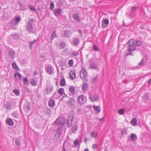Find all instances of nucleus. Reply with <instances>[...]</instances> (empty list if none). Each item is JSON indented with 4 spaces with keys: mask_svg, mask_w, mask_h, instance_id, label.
Listing matches in <instances>:
<instances>
[{
    "mask_svg": "<svg viewBox=\"0 0 151 151\" xmlns=\"http://www.w3.org/2000/svg\"><path fill=\"white\" fill-rule=\"evenodd\" d=\"M118 112L120 114H123L125 113V111L124 109H121L118 110Z\"/></svg>",
    "mask_w": 151,
    "mask_h": 151,
    "instance_id": "45",
    "label": "nucleus"
},
{
    "mask_svg": "<svg viewBox=\"0 0 151 151\" xmlns=\"http://www.w3.org/2000/svg\"><path fill=\"white\" fill-rule=\"evenodd\" d=\"M58 93L61 96H62L63 94L64 93V90L63 88H60L58 91Z\"/></svg>",
    "mask_w": 151,
    "mask_h": 151,
    "instance_id": "39",
    "label": "nucleus"
},
{
    "mask_svg": "<svg viewBox=\"0 0 151 151\" xmlns=\"http://www.w3.org/2000/svg\"><path fill=\"white\" fill-rule=\"evenodd\" d=\"M93 50L95 51H99V49L98 48L97 46L95 45H93Z\"/></svg>",
    "mask_w": 151,
    "mask_h": 151,
    "instance_id": "55",
    "label": "nucleus"
},
{
    "mask_svg": "<svg viewBox=\"0 0 151 151\" xmlns=\"http://www.w3.org/2000/svg\"><path fill=\"white\" fill-rule=\"evenodd\" d=\"M78 128V126L77 124H74L70 130L71 133H75L76 132Z\"/></svg>",
    "mask_w": 151,
    "mask_h": 151,
    "instance_id": "12",
    "label": "nucleus"
},
{
    "mask_svg": "<svg viewBox=\"0 0 151 151\" xmlns=\"http://www.w3.org/2000/svg\"><path fill=\"white\" fill-rule=\"evenodd\" d=\"M21 20V19L19 17H17L14 20V21H15L16 23H18Z\"/></svg>",
    "mask_w": 151,
    "mask_h": 151,
    "instance_id": "47",
    "label": "nucleus"
},
{
    "mask_svg": "<svg viewBox=\"0 0 151 151\" xmlns=\"http://www.w3.org/2000/svg\"><path fill=\"white\" fill-rule=\"evenodd\" d=\"M80 42V40L78 38L75 37L73 38L71 43L72 45L76 46H77Z\"/></svg>",
    "mask_w": 151,
    "mask_h": 151,
    "instance_id": "8",
    "label": "nucleus"
},
{
    "mask_svg": "<svg viewBox=\"0 0 151 151\" xmlns=\"http://www.w3.org/2000/svg\"><path fill=\"white\" fill-rule=\"evenodd\" d=\"M38 74V73H37V72H35L34 73V75L35 76H36L37 75V74Z\"/></svg>",
    "mask_w": 151,
    "mask_h": 151,
    "instance_id": "64",
    "label": "nucleus"
},
{
    "mask_svg": "<svg viewBox=\"0 0 151 151\" xmlns=\"http://www.w3.org/2000/svg\"><path fill=\"white\" fill-rule=\"evenodd\" d=\"M15 53V51L12 49L10 50L8 53L9 55L12 59H14V55Z\"/></svg>",
    "mask_w": 151,
    "mask_h": 151,
    "instance_id": "22",
    "label": "nucleus"
},
{
    "mask_svg": "<svg viewBox=\"0 0 151 151\" xmlns=\"http://www.w3.org/2000/svg\"><path fill=\"white\" fill-rule=\"evenodd\" d=\"M120 133L122 135H126L127 134V130L124 129H122V130L120 132Z\"/></svg>",
    "mask_w": 151,
    "mask_h": 151,
    "instance_id": "40",
    "label": "nucleus"
},
{
    "mask_svg": "<svg viewBox=\"0 0 151 151\" xmlns=\"http://www.w3.org/2000/svg\"><path fill=\"white\" fill-rule=\"evenodd\" d=\"M55 124L56 125H61L62 124V122L61 119L58 118H57L55 121Z\"/></svg>",
    "mask_w": 151,
    "mask_h": 151,
    "instance_id": "38",
    "label": "nucleus"
},
{
    "mask_svg": "<svg viewBox=\"0 0 151 151\" xmlns=\"http://www.w3.org/2000/svg\"><path fill=\"white\" fill-rule=\"evenodd\" d=\"M46 69V72L50 75L53 74L54 73V69L51 65H48Z\"/></svg>",
    "mask_w": 151,
    "mask_h": 151,
    "instance_id": "6",
    "label": "nucleus"
},
{
    "mask_svg": "<svg viewBox=\"0 0 151 151\" xmlns=\"http://www.w3.org/2000/svg\"><path fill=\"white\" fill-rule=\"evenodd\" d=\"M78 32H79L80 34V35L81 36H82V32L80 29H78Z\"/></svg>",
    "mask_w": 151,
    "mask_h": 151,
    "instance_id": "61",
    "label": "nucleus"
},
{
    "mask_svg": "<svg viewBox=\"0 0 151 151\" xmlns=\"http://www.w3.org/2000/svg\"><path fill=\"white\" fill-rule=\"evenodd\" d=\"M136 50V47H131L128 49L127 50V51L128 52H130L133 51L134 50Z\"/></svg>",
    "mask_w": 151,
    "mask_h": 151,
    "instance_id": "50",
    "label": "nucleus"
},
{
    "mask_svg": "<svg viewBox=\"0 0 151 151\" xmlns=\"http://www.w3.org/2000/svg\"><path fill=\"white\" fill-rule=\"evenodd\" d=\"M35 42H36V40H34L33 41L31 42H30V45H29V47H30V49H32V48L33 47L34 43Z\"/></svg>",
    "mask_w": 151,
    "mask_h": 151,
    "instance_id": "48",
    "label": "nucleus"
},
{
    "mask_svg": "<svg viewBox=\"0 0 151 151\" xmlns=\"http://www.w3.org/2000/svg\"><path fill=\"white\" fill-rule=\"evenodd\" d=\"M23 83L25 85L29 84V82L27 78L24 77L23 78Z\"/></svg>",
    "mask_w": 151,
    "mask_h": 151,
    "instance_id": "43",
    "label": "nucleus"
},
{
    "mask_svg": "<svg viewBox=\"0 0 151 151\" xmlns=\"http://www.w3.org/2000/svg\"><path fill=\"white\" fill-rule=\"evenodd\" d=\"M57 37V36L56 34V31H54L51 35L50 40L51 41H52L55 38Z\"/></svg>",
    "mask_w": 151,
    "mask_h": 151,
    "instance_id": "24",
    "label": "nucleus"
},
{
    "mask_svg": "<svg viewBox=\"0 0 151 151\" xmlns=\"http://www.w3.org/2000/svg\"><path fill=\"white\" fill-rule=\"evenodd\" d=\"M29 8L32 11H34L36 10V9L35 7H34L33 6L31 5L29 6Z\"/></svg>",
    "mask_w": 151,
    "mask_h": 151,
    "instance_id": "57",
    "label": "nucleus"
},
{
    "mask_svg": "<svg viewBox=\"0 0 151 151\" xmlns=\"http://www.w3.org/2000/svg\"><path fill=\"white\" fill-rule=\"evenodd\" d=\"M70 92L72 94H75V87L73 86H70L69 88Z\"/></svg>",
    "mask_w": 151,
    "mask_h": 151,
    "instance_id": "33",
    "label": "nucleus"
},
{
    "mask_svg": "<svg viewBox=\"0 0 151 151\" xmlns=\"http://www.w3.org/2000/svg\"><path fill=\"white\" fill-rule=\"evenodd\" d=\"M34 22V19H31L29 20L26 26L27 29L29 32H33L34 31V28L33 26V23Z\"/></svg>",
    "mask_w": 151,
    "mask_h": 151,
    "instance_id": "1",
    "label": "nucleus"
},
{
    "mask_svg": "<svg viewBox=\"0 0 151 151\" xmlns=\"http://www.w3.org/2000/svg\"><path fill=\"white\" fill-rule=\"evenodd\" d=\"M72 55L73 56H76V54L75 53H73L72 54Z\"/></svg>",
    "mask_w": 151,
    "mask_h": 151,
    "instance_id": "63",
    "label": "nucleus"
},
{
    "mask_svg": "<svg viewBox=\"0 0 151 151\" xmlns=\"http://www.w3.org/2000/svg\"><path fill=\"white\" fill-rule=\"evenodd\" d=\"M54 5L53 2H51L50 4V9L52 10L54 8Z\"/></svg>",
    "mask_w": 151,
    "mask_h": 151,
    "instance_id": "49",
    "label": "nucleus"
},
{
    "mask_svg": "<svg viewBox=\"0 0 151 151\" xmlns=\"http://www.w3.org/2000/svg\"><path fill=\"white\" fill-rule=\"evenodd\" d=\"M62 151H67V150L66 149L65 146H64V144H63V145Z\"/></svg>",
    "mask_w": 151,
    "mask_h": 151,
    "instance_id": "60",
    "label": "nucleus"
},
{
    "mask_svg": "<svg viewBox=\"0 0 151 151\" xmlns=\"http://www.w3.org/2000/svg\"><path fill=\"white\" fill-rule=\"evenodd\" d=\"M12 65L13 68L14 70H19V67L15 62H13L12 64Z\"/></svg>",
    "mask_w": 151,
    "mask_h": 151,
    "instance_id": "25",
    "label": "nucleus"
},
{
    "mask_svg": "<svg viewBox=\"0 0 151 151\" xmlns=\"http://www.w3.org/2000/svg\"><path fill=\"white\" fill-rule=\"evenodd\" d=\"M68 64L71 66L73 65V62L72 59L70 60L69 61Z\"/></svg>",
    "mask_w": 151,
    "mask_h": 151,
    "instance_id": "52",
    "label": "nucleus"
},
{
    "mask_svg": "<svg viewBox=\"0 0 151 151\" xmlns=\"http://www.w3.org/2000/svg\"><path fill=\"white\" fill-rule=\"evenodd\" d=\"M73 17L75 21L78 22H80L81 20L80 17L78 14L76 13L73 14Z\"/></svg>",
    "mask_w": 151,
    "mask_h": 151,
    "instance_id": "14",
    "label": "nucleus"
},
{
    "mask_svg": "<svg viewBox=\"0 0 151 151\" xmlns=\"http://www.w3.org/2000/svg\"><path fill=\"white\" fill-rule=\"evenodd\" d=\"M31 106V104L27 102L24 105L23 108L26 111H29L30 110Z\"/></svg>",
    "mask_w": 151,
    "mask_h": 151,
    "instance_id": "10",
    "label": "nucleus"
},
{
    "mask_svg": "<svg viewBox=\"0 0 151 151\" xmlns=\"http://www.w3.org/2000/svg\"><path fill=\"white\" fill-rule=\"evenodd\" d=\"M77 99L79 103L81 105L85 104L86 101V96L83 95H81L78 96Z\"/></svg>",
    "mask_w": 151,
    "mask_h": 151,
    "instance_id": "3",
    "label": "nucleus"
},
{
    "mask_svg": "<svg viewBox=\"0 0 151 151\" xmlns=\"http://www.w3.org/2000/svg\"><path fill=\"white\" fill-rule=\"evenodd\" d=\"M53 90V88L52 86H47L46 88V90L47 92V94H49Z\"/></svg>",
    "mask_w": 151,
    "mask_h": 151,
    "instance_id": "26",
    "label": "nucleus"
},
{
    "mask_svg": "<svg viewBox=\"0 0 151 151\" xmlns=\"http://www.w3.org/2000/svg\"><path fill=\"white\" fill-rule=\"evenodd\" d=\"M90 100L92 102H94L98 101L99 99V96L95 94H91L89 97Z\"/></svg>",
    "mask_w": 151,
    "mask_h": 151,
    "instance_id": "2",
    "label": "nucleus"
},
{
    "mask_svg": "<svg viewBox=\"0 0 151 151\" xmlns=\"http://www.w3.org/2000/svg\"><path fill=\"white\" fill-rule=\"evenodd\" d=\"M130 138L131 141H133L137 139V137L135 134H132L130 136Z\"/></svg>",
    "mask_w": 151,
    "mask_h": 151,
    "instance_id": "27",
    "label": "nucleus"
},
{
    "mask_svg": "<svg viewBox=\"0 0 151 151\" xmlns=\"http://www.w3.org/2000/svg\"><path fill=\"white\" fill-rule=\"evenodd\" d=\"M109 23V21L108 19H105L104 20H103L102 21V26L104 24L107 26Z\"/></svg>",
    "mask_w": 151,
    "mask_h": 151,
    "instance_id": "35",
    "label": "nucleus"
},
{
    "mask_svg": "<svg viewBox=\"0 0 151 151\" xmlns=\"http://www.w3.org/2000/svg\"><path fill=\"white\" fill-rule=\"evenodd\" d=\"M12 36H13L14 38L15 39H18L19 38V36L17 34H14L12 35Z\"/></svg>",
    "mask_w": 151,
    "mask_h": 151,
    "instance_id": "56",
    "label": "nucleus"
},
{
    "mask_svg": "<svg viewBox=\"0 0 151 151\" xmlns=\"http://www.w3.org/2000/svg\"><path fill=\"white\" fill-rule=\"evenodd\" d=\"M135 40L134 39H131L128 41V43L129 47H130L132 45H135Z\"/></svg>",
    "mask_w": 151,
    "mask_h": 151,
    "instance_id": "17",
    "label": "nucleus"
},
{
    "mask_svg": "<svg viewBox=\"0 0 151 151\" xmlns=\"http://www.w3.org/2000/svg\"><path fill=\"white\" fill-rule=\"evenodd\" d=\"M92 147L94 149H97L98 148V145L96 144H93V145Z\"/></svg>",
    "mask_w": 151,
    "mask_h": 151,
    "instance_id": "58",
    "label": "nucleus"
},
{
    "mask_svg": "<svg viewBox=\"0 0 151 151\" xmlns=\"http://www.w3.org/2000/svg\"><path fill=\"white\" fill-rule=\"evenodd\" d=\"M48 105L51 107L55 105V101L53 99H50L49 101Z\"/></svg>",
    "mask_w": 151,
    "mask_h": 151,
    "instance_id": "20",
    "label": "nucleus"
},
{
    "mask_svg": "<svg viewBox=\"0 0 151 151\" xmlns=\"http://www.w3.org/2000/svg\"><path fill=\"white\" fill-rule=\"evenodd\" d=\"M80 78H83L85 79L87 76L86 71L83 68H81L80 72Z\"/></svg>",
    "mask_w": 151,
    "mask_h": 151,
    "instance_id": "5",
    "label": "nucleus"
},
{
    "mask_svg": "<svg viewBox=\"0 0 151 151\" xmlns=\"http://www.w3.org/2000/svg\"><path fill=\"white\" fill-rule=\"evenodd\" d=\"M90 66L91 68L95 69H96L97 68L96 64L93 62L91 63L90 64Z\"/></svg>",
    "mask_w": 151,
    "mask_h": 151,
    "instance_id": "30",
    "label": "nucleus"
},
{
    "mask_svg": "<svg viewBox=\"0 0 151 151\" xmlns=\"http://www.w3.org/2000/svg\"><path fill=\"white\" fill-rule=\"evenodd\" d=\"M135 45L137 46H140L142 45L141 41L139 40L136 41L135 40Z\"/></svg>",
    "mask_w": 151,
    "mask_h": 151,
    "instance_id": "42",
    "label": "nucleus"
},
{
    "mask_svg": "<svg viewBox=\"0 0 151 151\" xmlns=\"http://www.w3.org/2000/svg\"><path fill=\"white\" fill-rule=\"evenodd\" d=\"M132 11H135L137 10V8L136 7H133L132 8Z\"/></svg>",
    "mask_w": 151,
    "mask_h": 151,
    "instance_id": "59",
    "label": "nucleus"
},
{
    "mask_svg": "<svg viewBox=\"0 0 151 151\" xmlns=\"http://www.w3.org/2000/svg\"><path fill=\"white\" fill-rule=\"evenodd\" d=\"M12 92L17 96H19V91L18 90L14 89L13 90Z\"/></svg>",
    "mask_w": 151,
    "mask_h": 151,
    "instance_id": "41",
    "label": "nucleus"
},
{
    "mask_svg": "<svg viewBox=\"0 0 151 151\" xmlns=\"http://www.w3.org/2000/svg\"><path fill=\"white\" fill-rule=\"evenodd\" d=\"M98 76H97L93 78L91 80V83H94L98 81Z\"/></svg>",
    "mask_w": 151,
    "mask_h": 151,
    "instance_id": "29",
    "label": "nucleus"
},
{
    "mask_svg": "<svg viewBox=\"0 0 151 151\" xmlns=\"http://www.w3.org/2000/svg\"><path fill=\"white\" fill-rule=\"evenodd\" d=\"M15 143L16 145L17 146H19L20 145V141L19 139H16Z\"/></svg>",
    "mask_w": 151,
    "mask_h": 151,
    "instance_id": "51",
    "label": "nucleus"
},
{
    "mask_svg": "<svg viewBox=\"0 0 151 151\" xmlns=\"http://www.w3.org/2000/svg\"><path fill=\"white\" fill-rule=\"evenodd\" d=\"M30 82L31 84L33 86H36L37 84L36 81L33 78H31L30 79Z\"/></svg>",
    "mask_w": 151,
    "mask_h": 151,
    "instance_id": "34",
    "label": "nucleus"
},
{
    "mask_svg": "<svg viewBox=\"0 0 151 151\" xmlns=\"http://www.w3.org/2000/svg\"><path fill=\"white\" fill-rule=\"evenodd\" d=\"M60 46L61 48L63 49L65 46V44L64 42H61L60 45Z\"/></svg>",
    "mask_w": 151,
    "mask_h": 151,
    "instance_id": "44",
    "label": "nucleus"
},
{
    "mask_svg": "<svg viewBox=\"0 0 151 151\" xmlns=\"http://www.w3.org/2000/svg\"><path fill=\"white\" fill-rule=\"evenodd\" d=\"M137 122V121L136 118H134L131 121V124L132 125L134 126L136 124Z\"/></svg>",
    "mask_w": 151,
    "mask_h": 151,
    "instance_id": "31",
    "label": "nucleus"
},
{
    "mask_svg": "<svg viewBox=\"0 0 151 151\" xmlns=\"http://www.w3.org/2000/svg\"><path fill=\"white\" fill-rule=\"evenodd\" d=\"M147 61L146 59L143 58L139 63L137 66L138 67H140L143 65Z\"/></svg>",
    "mask_w": 151,
    "mask_h": 151,
    "instance_id": "28",
    "label": "nucleus"
},
{
    "mask_svg": "<svg viewBox=\"0 0 151 151\" xmlns=\"http://www.w3.org/2000/svg\"><path fill=\"white\" fill-rule=\"evenodd\" d=\"M73 119V117L69 116L68 120V127H70L72 126V123Z\"/></svg>",
    "mask_w": 151,
    "mask_h": 151,
    "instance_id": "11",
    "label": "nucleus"
},
{
    "mask_svg": "<svg viewBox=\"0 0 151 151\" xmlns=\"http://www.w3.org/2000/svg\"><path fill=\"white\" fill-rule=\"evenodd\" d=\"M6 123L8 125L12 126L14 125V122L10 118H8L5 121Z\"/></svg>",
    "mask_w": 151,
    "mask_h": 151,
    "instance_id": "9",
    "label": "nucleus"
},
{
    "mask_svg": "<svg viewBox=\"0 0 151 151\" xmlns=\"http://www.w3.org/2000/svg\"><path fill=\"white\" fill-rule=\"evenodd\" d=\"M10 27L11 29H16V24L14 22V21L12 19L10 22Z\"/></svg>",
    "mask_w": 151,
    "mask_h": 151,
    "instance_id": "23",
    "label": "nucleus"
},
{
    "mask_svg": "<svg viewBox=\"0 0 151 151\" xmlns=\"http://www.w3.org/2000/svg\"><path fill=\"white\" fill-rule=\"evenodd\" d=\"M151 83V78L150 79L149 81H148V84H150V83Z\"/></svg>",
    "mask_w": 151,
    "mask_h": 151,
    "instance_id": "62",
    "label": "nucleus"
},
{
    "mask_svg": "<svg viewBox=\"0 0 151 151\" xmlns=\"http://www.w3.org/2000/svg\"><path fill=\"white\" fill-rule=\"evenodd\" d=\"M66 104L69 107H72L76 104L75 99L73 98H71L66 101Z\"/></svg>",
    "mask_w": 151,
    "mask_h": 151,
    "instance_id": "4",
    "label": "nucleus"
},
{
    "mask_svg": "<svg viewBox=\"0 0 151 151\" xmlns=\"http://www.w3.org/2000/svg\"><path fill=\"white\" fill-rule=\"evenodd\" d=\"M62 132V128L60 127H59L55 134V136L57 137L58 139H59L60 137V135Z\"/></svg>",
    "mask_w": 151,
    "mask_h": 151,
    "instance_id": "15",
    "label": "nucleus"
},
{
    "mask_svg": "<svg viewBox=\"0 0 151 151\" xmlns=\"http://www.w3.org/2000/svg\"><path fill=\"white\" fill-rule=\"evenodd\" d=\"M88 87V84L86 83H83L82 86V90L83 91H85L87 90Z\"/></svg>",
    "mask_w": 151,
    "mask_h": 151,
    "instance_id": "18",
    "label": "nucleus"
},
{
    "mask_svg": "<svg viewBox=\"0 0 151 151\" xmlns=\"http://www.w3.org/2000/svg\"><path fill=\"white\" fill-rule=\"evenodd\" d=\"M90 134L92 137H97L98 133L96 131H93Z\"/></svg>",
    "mask_w": 151,
    "mask_h": 151,
    "instance_id": "32",
    "label": "nucleus"
},
{
    "mask_svg": "<svg viewBox=\"0 0 151 151\" xmlns=\"http://www.w3.org/2000/svg\"><path fill=\"white\" fill-rule=\"evenodd\" d=\"M71 35V33L69 30L65 31L64 32V36L66 37H69Z\"/></svg>",
    "mask_w": 151,
    "mask_h": 151,
    "instance_id": "19",
    "label": "nucleus"
},
{
    "mask_svg": "<svg viewBox=\"0 0 151 151\" xmlns=\"http://www.w3.org/2000/svg\"><path fill=\"white\" fill-rule=\"evenodd\" d=\"M62 9H61L58 8L55 9L53 12V14L56 17H58L62 13Z\"/></svg>",
    "mask_w": 151,
    "mask_h": 151,
    "instance_id": "7",
    "label": "nucleus"
},
{
    "mask_svg": "<svg viewBox=\"0 0 151 151\" xmlns=\"http://www.w3.org/2000/svg\"><path fill=\"white\" fill-rule=\"evenodd\" d=\"M12 116L15 119H17L18 117V114L16 112H13L12 113Z\"/></svg>",
    "mask_w": 151,
    "mask_h": 151,
    "instance_id": "46",
    "label": "nucleus"
},
{
    "mask_svg": "<svg viewBox=\"0 0 151 151\" xmlns=\"http://www.w3.org/2000/svg\"><path fill=\"white\" fill-rule=\"evenodd\" d=\"M4 108L7 110H9L11 109V106L9 103H6L4 106Z\"/></svg>",
    "mask_w": 151,
    "mask_h": 151,
    "instance_id": "37",
    "label": "nucleus"
},
{
    "mask_svg": "<svg viewBox=\"0 0 151 151\" xmlns=\"http://www.w3.org/2000/svg\"><path fill=\"white\" fill-rule=\"evenodd\" d=\"M50 113H51L50 109H47L46 111V114L49 116H50Z\"/></svg>",
    "mask_w": 151,
    "mask_h": 151,
    "instance_id": "54",
    "label": "nucleus"
},
{
    "mask_svg": "<svg viewBox=\"0 0 151 151\" xmlns=\"http://www.w3.org/2000/svg\"><path fill=\"white\" fill-rule=\"evenodd\" d=\"M14 77L17 80H21L22 78L21 75L18 72L14 74Z\"/></svg>",
    "mask_w": 151,
    "mask_h": 151,
    "instance_id": "21",
    "label": "nucleus"
},
{
    "mask_svg": "<svg viewBox=\"0 0 151 151\" xmlns=\"http://www.w3.org/2000/svg\"><path fill=\"white\" fill-rule=\"evenodd\" d=\"M78 140L77 139H76L74 142V145L76 146H77L78 144Z\"/></svg>",
    "mask_w": 151,
    "mask_h": 151,
    "instance_id": "53",
    "label": "nucleus"
},
{
    "mask_svg": "<svg viewBox=\"0 0 151 151\" xmlns=\"http://www.w3.org/2000/svg\"><path fill=\"white\" fill-rule=\"evenodd\" d=\"M69 76L71 79L74 80L75 78L76 77L75 71L74 70L71 71L69 73Z\"/></svg>",
    "mask_w": 151,
    "mask_h": 151,
    "instance_id": "13",
    "label": "nucleus"
},
{
    "mask_svg": "<svg viewBox=\"0 0 151 151\" xmlns=\"http://www.w3.org/2000/svg\"><path fill=\"white\" fill-rule=\"evenodd\" d=\"M60 84L61 86H63L65 85V81L64 78H63L61 80Z\"/></svg>",
    "mask_w": 151,
    "mask_h": 151,
    "instance_id": "36",
    "label": "nucleus"
},
{
    "mask_svg": "<svg viewBox=\"0 0 151 151\" xmlns=\"http://www.w3.org/2000/svg\"><path fill=\"white\" fill-rule=\"evenodd\" d=\"M93 108L94 111L97 113L100 112L101 111V108L99 106H96L93 105Z\"/></svg>",
    "mask_w": 151,
    "mask_h": 151,
    "instance_id": "16",
    "label": "nucleus"
}]
</instances>
